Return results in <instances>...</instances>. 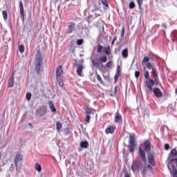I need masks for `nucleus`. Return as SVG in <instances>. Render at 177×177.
<instances>
[{
    "label": "nucleus",
    "instance_id": "1",
    "mask_svg": "<svg viewBox=\"0 0 177 177\" xmlns=\"http://www.w3.org/2000/svg\"><path fill=\"white\" fill-rule=\"evenodd\" d=\"M42 64H44V62H42V55H41V52L37 51V53L36 54L35 67L37 74H40L42 71Z\"/></svg>",
    "mask_w": 177,
    "mask_h": 177
},
{
    "label": "nucleus",
    "instance_id": "2",
    "mask_svg": "<svg viewBox=\"0 0 177 177\" xmlns=\"http://www.w3.org/2000/svg\"><path fill=\"white\" fill-rule=\"evenodd\" d=\"M135 142H136V140H135V133L130 134L129 137V149L131 153L135 151V148L136 147Z\"/></svg>",
    "mask_w": 177,
    "mask_h": 177
},
{
    "label": "nucleus",
    "instance_id": "3",
    "mask_svg": "<svg viewBox=\"0 0 177 177\" xmlns=\"http://www.w3.org/2000/svg\"><path fill=\"white\" fill-rule=\"evenodd\" d=\"M154 84H157V82L153 80V79H148L145 82L147 92H151L153 91V87L154 86Z\"/></svg>",
    "mask_w": 177,
    "mask_h": 177
},
{
    "label": "nucleus",
    "instance_id": "4",
    "mask_svg": "<svg viewBox=\"0 0 177 177\" xmlns=\"http://www.w3.org/2000/svg\"><path fill=\"white\" fill-rule=\"evenodd\" d=\"M14 161L16 171H19V165H20V164H21V161H23V155L21 153H17Z\"/></svg>",
    "mask_w": 177,
    "mask_h": 177
},
{
    "label": "nucleus",
    "instance_id": "5",
    "mask_svg": "<svg viewBox=\"0 0 177 177\" xmlns=\"http://www.w3.org/2000/svg\"><path fill=\"white\" fill-rule=\"evenodd\" d=\"M74 67H77V74L80 77H82V70H84V65L82 64H77V60H75V64H74Z\"/></svg>",
    "mask_w": 177,
    "mask_h": 177
},
{
    "label": "nucleus",
    "instance_id": "6",
    "mask_svg": "<svg viewBox=\"0 0 177 177\" xmlns=\"http://www.w3.org/2000/svg\"><path fill=\"white\" fill-rule=\"evenodd\" d=\"M46 115V109L42 107L36 110V117H44Z\"/></svg>",
    "mask_w": 177,
    "mask_h": 177
},
{
    "label": "nucleus",
    "instance_id": "7",
    "mask_svg": "<svg viewBox=\"0 0 177 177\" xmlns=\"http://www.w3.org/2000/svg\"><path fill=\"white\" fill-rule=\"evenodd\" d=\"M152 91L153 95L158 99H161V97H162V92H161V90L159 88H152Z\"/></svg>",
    "mask_w": 177,
    "mask_h": 177
},
{
    "label": "nucleus",
    "instance_id": "8",
    "mask_svg": "<svg viewBox=\"0 0 177 177\" xmlns=\"http://www.w3.org/2000/svg\"><path fill=\"white\" fill-rule=\"evenodd\" d=\"M75 30V24L74 22L68 23V28H66V34H71Z\"/></svg>",
    "mask_w": 177,
    "mask_h": 177
},
{
    "label": "nucleus",
    "instance_id": "9",
    "mask_svg": "<svg viewBox=\"0 0 177 177\" xmlns=\"http://www.w3.org/2000/svg\"><path fill=\"white\" fill-rule=\"evenodd\" d=\"M138 153L142 161H143V162H147V160L146 159V153H145V150L142 149L141 147H139Z\"/></svg>",
    "mask_w": 177,
    "mask_h": 177
},
{
    "label": "nucleus",
    "instance_id": "10",
    "mask_svg": "<svg viewBox=\"0 0 177 177\" xmlns=\"http://www.w3.org/2000/svg\"><path fill=\"white\" fill-rule=\"evenodd\" d=\"M19 9H20V15L21 19L23 22H24V6H23V1H19Z\"/></svg>",
    "mask_w": 177,
    "mask_h": 177
},
{
    "label": "nucleus",
    "instance_id": "11",
    "mask_svg": "<svg viewBox=\"0 0 177 177\" xmlns=\"http://www.w3.org/2000/svg\"><path fill=\"white\" fill-rule=\"evenodd\" d=\"M13 85H15V73H12V75L8 80V87L13 88Z\"/></svg>",
    "mask_w": 177,
    "mask_h": 177
},
{
    "label": "nucleus",
    "instance_id": "12",
    "mask_svg": "<svg viewBox=\"0 0 177 177\" xmlns=\"http://www.w3.org/2000/svg\"><path fill=\"white\" fill-rule=\"evenodd\" d=\"M115 122H122V116L120 114L118 111L115 113Z\"/></svg>",
    "mask_w": 177,
    "mask_h": 177
},
{
    "label": "nucleus",
    "instance_id": "13",
    "mask_svg": "<svg viewBox=\"0 0 177 177\" xmlns=\"http://www.w3.org/2000/svg\"><path fill=\"white\" fill-rule=\"evenodd\" d=\"M148 158V162L151 164V165L154 166L156 165V162H154V156H153V154L149 153L147 156Z\"/></svg>",
    "mask_w": 177,
    "mask_h": 177
},
{
    "label": "nucleus",
    "instance_id": "14",
    "mask_svg": "<svg viewBox=\"0 0 177 177\" xmlns=\"http://www.w3.org/2000/svg\"><path fill=\"white\" fill-rule=\"evenodd\" d=\"M152 73L154 78L153 81L156 82L157 85V84H158V75L157 74V69L156 68H152Z\"/></svg>",
    "mask_w": 177,
    "mask_h": 177
},
{
    "label": "nucleus",
    "instance_id": "15",
    "mask_svg": "<svg viewBox=\"0 0 177 177\" xmlns=\"http://www.w3.org/2000/svg\"><path fill=\"white\" fill-rule=\"evenodd\" d=\"M145 145V151H150L151 148H150V140H145V142H144Z\"/></svg>",
    "mask_w": 177,
    "mask_h": 177
},
{
    "label": "nucleus",
    "instance_id": "16",
    "mask_svg": "<svg viewBox=\"0 0 177 177\" xmlns=\"http://www.w3.org/2000/svg\"><path fill=\"white\" fill-rule=\"evenodd\" d=\"M93 64L94 67H95L96 68H99L100 64H99V59L97 57H95L93 59Z\"/></svg>",
    "mask_w": 177,
    "mask_h": 177
},
{
    "label": "nucleus",
    "instance_id": "17",
    "mask_svg": "<svg viewBox=\"0 0 177 177\" xmlns=\"http://www.w3.org/2000/svg\"><path fill=\"white\" fill-rule=\"evenodd\" d=\"M105 132L107 135H109V133H114V127L113 126L108 127L106 129Z\"/></svg>",
    "mask_w": 177,
    "mask_h": 177
},
{
    "label": "nucleus",
    "instance_id": "18",
    "mask_svg": "<svg viewBox=\"0 0 177 177\" xmlns=\"http://www.w3.org/2000/svg\"><path fill=\"white\" fill-rule=\"evenodd\" d=\"M48 106L53 113H56V108L55 107V105L52 101H48Z\"/></svg>",
    "mask_w": 177,
    "mask_h": 177
},
{
    "label": "nucleus",
    "instance_id": "19",
    "mask_svg": "<svg viewBox=\"0 0 177 177\" xmlns=\"http://www.w3.org/2000/svg\"><path fill=\"white\" fill-rule=\"evenodd\" d=\"M56 73H57V77H60V75L63 74V68H62V66H59L57 67Z\"/></svg>",
    "mask_w": 177,
    "mask_h": 177
},
{
    "label": "nucleus",
    "instance_id": "20",
    "mask_svg": "<svg viewBox=\"0 0 177 177\" xmlns=\"http://www.w3.org/2000/svg\"><path fill=\"white\" fill-rule=\"evenodd\" d=\"M101 3L103 5L104 10L109 9V6L107 0H102Z\"/></svg>",
    "mask_w": 177,
    "mask_h": 177
},
{
    "label": "nucleus",
    "instance_id": "21",
    "mask_svg": "<svg viewBox=\"0 0 177 177\" xmlns=\"http://www.w3.org/2000/svg\"><path fill=\"white\" fill-rule=\"evenodd\" d=\"M88 146H89V143H88V141H82L80 142V147L82 149H87Z\"/></svg>",
    "mask_w": 177,
    "mask_h": 177
},
{
    "label": "nucleus",
    "instance_id": "22",
    "mask_svg": "<svg viewBox=\"0 0 177 177\" xmlns=\"http://www.w3.org/2000/svg\"><path fill=\"white\" fill-rule=\"evenodd\" d=\"M122 55L124 59H127V57H128V48H124L122 50Z\"/></svg>",
    "mask_w": 177,
    "mask_h": 177
},
{
    "label": "nucleus",
    "instance_id": "23",
    "mask_svg": "<svg viewBox=\"0 0 177 177\" xmlns=\"http://www.w3.org/2000/svg\"><path fill=\"white\" fill-rule=\"evenodd\" d=\"M149 61H150V58H149V57H144L142 61V66H145V64H147V63H149Z\"/></svg>",
    "mask_w": 177,
    "mask_h": 177
},
{
    "label": "nucleus",
    "instance_id": "24",
    "mask_svg": "<svg viewBox=\"0 0 177 177\" xmlns=\"http://www.w3.org/2000/svg\"><path fill=\"white\" fill-rule=\"evenodd\" d=\"M107 62V57L106 55H102V57H100V62L101 63H106Z\"/></svg>",
    "mask_w": 177,
    "mask_h": 177
},
{
    "label": "nucleus",
    "instance_id": "25",
    "mask_svg": "<svg viewBox=\"0 0 177 177\" xmlns=\"http://www.w3.org/2000/svg\"><path fill=\"white\" fill-rule=\"evenodd\" d=\"M56 128L57 131L59 132L62 129V128H63V124H62L60 122H57Z\"/></svg>",
    "mask_w": 177,
    "mask_h": 177
},
{
    "label": "nucleus",
    "instance_id": "26",
    "mask_svg": "<svg viewBox=\"0 0 177 177\" xmlns=\"http://www.w3.org/2000/svg\"><path fill=\"white\" fill-rule=\"evenodd\" d=\"M120 66H118V69L116 71V73L115 74V76H114V79L115 81H117V80H118V77H120Z\"/></svg>",
    "mask_w": 177,
    "mask_h": 177
},
{
    "label": "nucleus",
    "instance_id": "27",
    "mask_svg": "<svg viewBox=\"0 0 177 177\" xmlns=\"http://www.w3.org/2000/svg\"><path fill=\"white\" fill-rule=\"evenodd\" d=\"M103 49H104V48L102 45L100 44L97 45V53H102V52H103Z\"/></svg>",
    "mask_w": 177,
    "mask_h": 177
},
{
    "label": "nucleus",
    "instance_id": "28",
    "mask_svg": "<svg viewBox=\"0 0 177 177\" xmlns=\"http://www.w3.org/2000/svg\"><path fill=\"white\" fill-rule=\"evenodd\" d=\"M106 67H107V68H113V67H114V64H113V61H110L109 62L106 64Z\"/></svg>",
    "mask_w": 177,
    "mask_h": 177
},
{
    "label": "nucleus",
    "instance_id": "29",
    "mask_svg": "<svg viewBox=\"0 0 177 177\" xmlns=\"http://www.w3.org/2000/svg\"><path fill=\"white\" fill-rule=\"evenodd\" d=\"M146 68H149V70H153V68H156L155 66H153V65H151V63L148 62L147 64H146Z\"/></svg>",
    "mask_w": 177,
    "mask_h": 177
},
{
    "label": "nucleus",
    "instance_id": "30",
    "mask_svg": "<svg viewBox=\"0 0 177 177\" xmlns=\"http://www.w3.org/2000/svg\"><path fill=\"white\" fill-rule=\"evenodd\" d=\"M123 173L124 174V177H131V176L129 175V173L128 172V170L127 169L126 167H124Z\"/></svg>",
    "mask_w": 177,
    "mask_h": 177
},
{
    "label": "nucleus",
    "instance_id": "31",
    "mask_svg": "<svg viewBox=\"0 0 177 177\" xmlns=\"http://www.w3.org/2000/svg\"><path fill=\"white\" fill-rule=\"evenodd\" d=\"M19 50L20 53H24V50H25L24 45L21 44L19 46Z\"/></svg>",
    "mask_w": 177,
    "mask_h": 177
},
{
    "label": "nucleus",
    "instance_id": "32",
    "mask_svg": "<svg viewBox=\"0 0 177 177\" xmlns=\"http://www.w3.org/2000/svg\"><path fill=\"white\" fill-rule=\"evenodd\" d=\"M35 169L36 171H37L38 172H41L42 168L41 167V165L36 163L35 165Z\"/></svg>",
    "mask_w": 177,
    "mask_h": 177
},
{
    "label": "nucleus",
    "instance_id": "33",
    "mask_svg": "<svg viewBox=\"0 0 177 177\" xmlns=\"http://www.w3.org/2000/svg\"><path fill=\"white\" fill-rule=\"evenodd\" d=\"M2 15L5 21L8 20V12L6 11L2 12Z\"/></svg>",
    "mask_w": 177,
    "mask_h": 177
},
{
    "label": "nucleus",
    "instance_id": "34",
    "mask_svg": "<svg viewBox=\"0 0 177 177\" xmlns=\"http://www.w3.org/2000/svg\"><path fill=\"white\" fill-rule=\"evenodd\" d=\"M144 77H145V78H146L147 80L150 79V78H149L150 74L149 73V71H145Z\"/></svg>",
    "mask_w": 177,
    "mask_h": 177
},
{
    "label": "nucleus",
    "instance_id": "35",
    "mask_svg": "<svg viewBox=\"0 0 177 177\" xmlns=\"http://www.w3.org/2000/svg\"><path fill=\"white\" fill-rule=\"evenodd\" d=\"M104 53H106V55L109 56V55H110V48L109 47L104 48Z\"/></svg>",
    "mask_w": 177,
    "mask_h": 177
},
{
    "label": "nucleus",
    "instance_id": "36",
    "mask_svg": "<svg viewBox=\"0 0 177 177\" xmlns=\"http://www.w3.org/2000/svg\"><path fill=\"white\" fill-rule=\"evenodd\" d=\"M171 154H172V156H174V157H177V151L176 149H172L171 151Z\"/></svg>",
    "mask_w": 177,
    "mask_h": 177
},
{
    "label": "nucleus",
    "instance_id": "37",
    "mask_svg": "<svg viewBox=\"0 0 177 177\" xmlns=\"http://www.w3.org/2000/svg\"><path fill=\"white\" fill-rule=\"evenodd\" d=\"M85 111L86 113V114H92L93 112L88 108H85Z\"/></svg>",
    "mask_w": 177,
    "mask_h": 177
},
{
    "label": "nucleus",
    "instance_id": "38",
    "mask_svg": "<svg viewBox=\"0 0 177 177\" xmlns=\"http://www.w3.org/2000/svg\"><path fill=\"white\" fill-rule=\"evenodd\" d=\"M145 168L149 169V171H151V172L153 171V167H151L150 165H145Z\"/></svg>",
    "mask_w": 177,
    "mask_h": 177
},
{
    "label": "nucleus",
    "instance_id": "39",
    "mask_svg": "<svg viewBox=\"0 0 177 177\" xmlns=\"http://www.w3.org/2000/svg\"><path fill=\"white\" fill-rule=\"evenodd\" d=\"M137 2L138 3L139 8L140 9L142 8V5H143V0H137Z\"/></svg>",
    "mask_w": 177,
    "mask_h": 177
},
{
    "label": "nucleus",
    "instance_id": "40",
    "mask_svg": "<svg viewBox=\"0 0 177 177\" xmlns=\"http://www.w3.org/2000/svg\"><path fill=\"white\" fill-rule=\"evenodd\" d=\"M26 98L28 101L31 100V94L30 93H27L26 95Z\"/></svg>",
    "mask_w": 177,
    "mask_h": 177
},
{
    "label": "nucleus",
    "instance_id": "41",
    "mask_svg": "<svg viewBox=\"0 0 177 177\" xmlns=\"http://www.w3.org/2000/svg\"><path fill=\"white\" fill-rule=\"evenodd\" d=\"M97 81H99V82H100V84H103V80L102 79L100 75H97Z\"/></svg>",
    "mask_w": 177,
    "mask_h": 177
},
{
    "label": "nucleus",
    "instance_id": "42",
    "mask_svg": "<svg viewBox=\"0 0 177 177\" xmlns=\"http://www.w3.org/2000/svg\"><path fill=\"white\" fill-rule=\"evenodd\" d=\"M85 121H86V122H87V123L88 124V122H90V121H91V115H87L86 116Z\"/></svg>",
    "mask_w": 177,
    "mask_h": 177
},
{
    "label": "nucleus",
    "instance_id": "43",
    "mask_svg": "<svg viewBox=\"0 0 177 177\" xmlns=\"http://www.w3.org/2000/svg\"><path fill=\"white\" fill-rule=\"evenodd\" d=\"M139 75H140V72L136 71L135 72V77H136V80H138V78H139Z\"/></svg>",
    "mask_w": 177,
    "mask_h": 177
},
{
    "label": "nucleus",
    "instance_id": "44",
    "mask_svg": "<svg viewBox=\"0 0 177 177\" xmlns=\"http://www.w3.org/2000/svg\"><path fill=\"white\" fill-rule=\"evenodd\" d=\"M133 8H135V3L134 2H131L129 3V8L130 9H133Z\"/></svg>",
    "mask_w": 177,
    "mask_h": 177
},
{
    "label": "nucleus",
    "instance_id": "45",
    "mask_svg": "<svg viewBox=\"0 0 177 177\" xmlns=\"http://www.w3.org/2000/svg\"><path fill=\"white\" fill-rule=\"evenodd\" d=\"M124 32H125V28H122L121 35H120V37H122V38H124Z\"/></svg>",
    "mask_w": 177,
    "mask_h": 177
},
{
    "label": "nucleus",
    "instance_id": "46",
    "mask_svg": "<svg viewBox=\"0 0 177 177\" xmlns=\"http://www.w3.org/2000/svg\"><path fill=\"white\" fill-rule=\"evenodd\" d=\"M83 41L82 39H77V45H82Z\"/></svg>",
    "mask_w": 177,
    "mask_h": 177
},
{
    "label": "nucleus",
    "instance_id": "47",
    "mask_svg": "<svg viewBox=\"0 0 177 177\" xmlns=\"http://www.w3.org/2000/svg\"><path fill=\"white\" fill-rule=\"evenodd\" d=\"M165 150H169V144H165L164 146Z\"/></svg>",
    "mask_w": 177,
    "mask_h": 177
},
{
    "label": "nucleus",
    "instance_id": "48",
    "mask_svg": "<svg viewBox=\"0 0 177 177\" xmlns=\"http://www.w3.org/2000/svg\"><path fill=\"white\" fill-rule=\"evenodd\" d=\"M147 169H145V167L144 168V169L142 170V174L145 176V175H146V174H147Z\"/></svg>",
    "mask_w": 177,
    "mask_h": 177
},
{
    "label": "nucleus",
    "instance_id": "49",
    "mask_svg": "<svg viewBox=\"0 0 177 177\" xmlns=\"http://www.w3.org/2000/svg\"><path fill=\"white\" fill-rule=\"evenodd\" d=\"M58 84L59 86H63L64 85V82L62 80L58 81Z\"/></svg>",
    "mask_w": 177,
    "mask_h": 177
},
{
    "label": "nucleus",
    "instance_id": "50",
    "mask_svg": "<svg viewBox=\"0 0 177 177\" xmlns=\"http://www.w3.org/2000/svg\"><path fill=\"white\" fill-rule=\"evenodd\" d=\"M99 9H100V7H95V8L92 10V12H97V10H99Z\"/></svg>",
    "mask_w": 177,
    "mask_h": 177
},
{
    "label": "nucleus",
    "instance_id": "51",
    "mask_svg": "<svg viewBox=\"0 0 177 177\" xmlns=\"http://www.w3.org/2000/svg\"><path fill=\"white\" fill-rule=\"evenodd\" d=\"M144 115H147V117H149V111L145 110L144 113Z\"/></svg>",
    "mask_w": 177,
    "mask_h": 177
},
{
    "label": "nucleus",
    "instance_id": "52",
    "mask_svg": "<svg viewBox=\"0 0 177 177\" xmlns=\"http://www.w3.org/2000/svg\"><path fill=\"white\" fill-rule=\"evenodd\" d=\"M131 169L132 171H133L135 172V171H136V168L133 167V165H132L131 166Z\"/></svg>",
    "mask_w": 177,
    "mask_h": 177
},
{
    "label": "nucleus",
    "instance_id": "53",
    "mask_svg": "<svg viewBox=\"0 0 177 177\" xmlns=\"http://www.w3.org/2000/svg\"><path fill=\"white\" fill-rule=\"evenodd\" d=\"M28 126L32 129V124L31 123H28Z\"/></svg>",
    "mask_w": 177,
    "mask_h": 177
},
{
    "label": "nucleus",
    "instance_id": "54",
    "mask_svg": "<svg viewBox=\"0 0 177 177\" xmlns=\"http://www.w3.org/2000/svg\"><path fill=\"white\" fill-rule=\"evenodd\" d=\"M124 39V37H121L120 38V42H122V40Z\"/></svg>",
    "mask_w": 177,
    "mask_h": 177
},
{
    "label": "nucleus",
    "instance_id": "55",
    "mask_svg": "<svg viewBox=\"0 0 177 177\" xmlns=\"http://www.w3.org/2000/svg\"><path fill=\"white\" fill-rule=\"evenodd\" d=\"M2 159V152L0 151V160Z\"/></svg>",
    "mask_w": 177,
    "mask_h": 177
},
{
    "label": "nucleus",
    "instance_id": "56",
    "mask_svg": "<svg viewBox=\"0 0 177 177\" xmlns=\"http://www.w3.org/2000/svg\"><path fill=\"white\" fill-rule=\"evenodd\" d=\"M113 41H117V37H114Z\"/></svg>",
    "mask_w": 177,
    "mask_h": 177
},
{
    "label": "nucleus",
    "instance_id": "57",
    "mask_svg": "<svg viewBox=\"0 0 177 177\" xmlns=\"http://www.w3.org/2000/svg\"><path fill=\"white\" fill-rule=\"evenodd\" d=\"M115 41H114L113 40L111 41V45H114V43H115Z\"/></svg>",
    "mask_w": 177,
    "mask_h": 177
},
{
    "label": "nucleus",
    "instance_id": "58",
    "mask_svg": "<svg viewBox=\"0 0 177 177\" xmlns=\"http://www.w3.org/2000/svg\"><path fill=\"white\" fill-rule=\"evenodd\" d=\"M115 92H117V86L115 87Z\"/></svg>",
    "mask_w": 177,
    "mask_h": 177
},
{
    "label": "nucleus",
    "instance_id": "59",
    "mask_svg": "<svg viewBox=\"0 0 177 177\" xmlns=\"http://www.w3.org/2000/svg\"><path fill=\"white\" fill-rule=\"evenodd\" d=\"M172 41H175V39H172Z\"/></svg>",
    "mask_w": 177,
    "mask_h": 177
},
{
    "label": "nucleus",
    "instance_id": "60",
    "mask_svg": "<svg viewBox=\"0 0 177 177\" xmlns=\"http://www.w3.org/2000/svg\"><path fill=\"white\" fill-rule=\"evenodd\" d=\"M172 34H173V35H174V34H175V32H173Z\"/></svg>",
    "mask_w": 177,
    "mask_h": 177
},
{
    "label": "nucleus",
    "instance_id": "61",
    "mask_svg": "<svg viewBox=\"0 0 177 177\" xmlns=\"http://www.w3.org/2000/svg\"><path fill=\"white\" fill-rule=\"evenodd\" d=\"M0 171H2V169H0Z\"/></svg>",
    "mask_w": 177,
    "mask_h": 177
}]
</instances>
